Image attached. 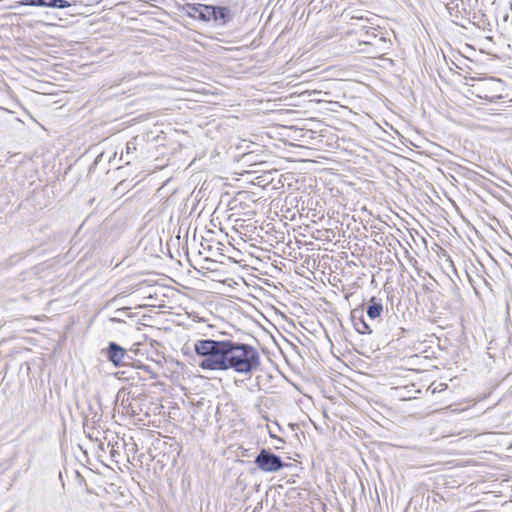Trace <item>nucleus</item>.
<instances>
[{
    "label": "nucleus",
    "instance_id": "obj_1",
    "mask_svg": "<svg viewBox=\"0 0 512 512\" xmlns=\"http://www.w3.org/2000/svg\"><path fill=\"white\" fill-rule=\"evenodd\" d=\"M194 351L202 358L198 365L203 370H233L251 375L261 367L259 351L250 344L233 339H200L194 343Z\"/></svg>",
    "mask_w": 512,
    "mask_h": 512
},
{
    "label": "nucleus",
    "instance_id": "obj_2",
    "mask_svg": "<svg viewBox=\"0 0 512 512\" xmlns=\"http://www.w3.org/2000/svg\"><path fill=\"white\" fill-rule=\"evenodd\" d=\"M215 229H209L208 226H194L192 236L191 226L183 231L182 226L178 227L177 234L167 243V254L173 258L170 253V245H177L188 255V247H198V254L226 259L229 263H238L232 256L225 253V242L229 243L228 233L223 226H214Z\"/></svg>",
    "mask_w": 512,
    "mask_h": 512
},
{
    "label": "nucleus",
    "instance_id": "obj_3",
    "mask_svg": "<svg viewBox=\"0 0 512 512\" xmlns=\"http://www.w3.org/2000/svg\"><path fill=\"white\" fill-rule=\"evenodd\" d=\"M256 467L264 473H275L288 464L282 458L273 453L270 449L261 448L254 459Z\"/></svg>",
    "mask_w": 512,
    "mask_h": 512
},
{
    "label": "nucleus",
    "instance_id": "obj_4",
    "mask_svg": "<svg viewBox=\"0 0 512 512\" xmlns=\"http://www.w3.org/2000/svg\"><path fill=\"white\" fill-rule=\"evenodd\" d=\"M138 249L151 257L160 258L163 254H166L162 243V237L158 230L154 228H150L142 236L138 242Z\"/></svg>",
    "mask_w": 512,
    "mask_h": 512
},
{
    "label": "nucleus",
    "instance_id": "obj_5",
    "mask_svg": "<svg viewBox=\"0 0 512 512\" xmlns=\"http://www.w3.org/2000/svg\"><path fill=\"white\" fill-rule=\"evenodd\" d=\"M477 96L489 102L501 99L504 91V84L501 79L485 78L476 85Z\"/></svg>",
    "mask_w": 512,
    "mask_h": 512
},
{
    "label": "nucleus",
    "instance_id": "obj_6",
    "mask_svg": "<svg viewBox=\"0 0 512 512\" xmlns=\"http://www.w3.org/2000/svg\"><path fill=\"white\" fill-rule=\"evenodd\" d=\"M146 224H173V198L166 201L148 211L145 216Z\"/></svg>",
    "mask_w": 512,
    "mask_h": 512
},
{
    "label": "nucleus",
    "instance_id": "obj_7",
    "mask_svg": "<svg viewBox=\"0 0 512 512\" xmlns=\"http://www.w3.org/2000/svg\"><path fill=\"white\" fill-rule=\"evenodd\" d=\"M241 230L238 232L242 233L243 230L246 232H256L257 236L261 238V242L267 243L271 246L274 243L278 244L283 242L285 239V232L283 230H276L275 226H240Z\"/></svg>",
    "mask_w": 512,
    "mask_h": 512
},
{
    "label": "nucleus",
    "instance_id": "obj_8",
    "mask_svg": "<svg viewBox=\"0 0 512 512\" xmlns=\"http://www.w3.org/2000/svg\"><path fill=\"white\" fill-rule=\"evenodd\" d=\"M101 353L116 368L126 366L132 360L126 349L114 341H110L107 347L102 349Z\"/></svg>",
    "mask_w": 512,
    "mask_h": 512
},
{
    "label": "nucleus",
    "instance_id": "obj_9",
    "mask_svg": "<svg viewBox=\"0 0 512 512\" xmlns=\"http://www.w3.org/2000/svg\"><path fill=\"white\" fill-rule=\"evenodd\" d=\"M299 229L304 228V231L310 232L312 237L316 240L323 241V242H332L335 241L339 242L341 237L342 229H340L338 226H335V228H327L323 226L321 229H315L314 226H298Z\"/></svg>",
    "mask_w": 512,
    "mask_h": 512
},
{
    "label": "nucleus",
    "instance_id": "obj_10",
    "mask_svg": "<svg viewBox=\"0 0 512 512\" xmlns=\"http://www.w3.org/2000/svg\"><path fill=\"white\" fill-rule=\"evenodd\" d=\"M357 33L359 34V45H368L375 48H380L381 44L386 42L385 38L381 35V33H377L375 28L362 26V28Z\"/></svg>",
    "mask_w": 512,
    "mask_h": 512
},
{
    "label": "nucleus",
    "instance_id": "obj_11",
    "mask_svg": "<svg viewBox=\"0 0 512 512\" xmlns=\"http://www.w3.org/2000/svg\"><path fill=\"white\" fill-rule=\"evenodd\" d=\"M208 9V5L200 3H185L180 7L182 13L202 22H209Z\"/></svg>",
    "mask_w": 512,
    "mask_h": 512
},
{
    "label": "nucleus",
    "instance_id": "obj_12",
    "mask_svg": "<svg viewBox=\"0 0 512 512\" xmlns=\"http://www.w3.org/2000/svg\"><path fill=\"white\" fill-rule=\"evenodd\" d=\"M209 21L213 20L218 25H226L233 20V12L229 7L226 6H214L208 5Z\"/></svg>",
    "mask_w": 512,
    "mask_h": 512
},
{
    "label": "nucleus",
    "instance_id": "obj_13",
    "mask_svg": "<svg viewBox=\"0 0 512 512\" xmlns=\"http://www.w3.org/2000/svg\"><path fill=\"white\" fill-rule=\"evenodd\" d=\"M203 217V213L199 212L196 216V218L193 216V209H190L188 213L187 204L181 207H176V204L173 202V224L176 223H182L184 224L186 221H188V224H191L194 220H197L199 218Z\"/></svg>",
    "mask_w": 512,
    "mask_h": 512
},
{
    "label": "nucleus",
    "instance_id": "obj_14",
    "mask_svg": "<svg viewBox=\"0 0 512 512\" xmlns=\"http://www.w3.org/2000/svg\"><path fill=\"white\" fill-rule=\"evenodd\" d=\"M351 320L355 330L360 334H372L373 328L363 317L362 312L353 310L351 312Z\"/></svg>",
    "mask_w": 512,
    "mask_h": 512
},
{
    "label": "nucleus",
    "instance_id": "obj_15",
    "mask_svg": "<svg viewBox=\"0 0 512 512\" xmlns=\"http://www.w3.org/2000/svg\"><path fill=\"white\" fill-rule=\"evenodd\" d=\"M203 258L199 262V269L201 270H207L210 272H215L218 270V265H227L226 259H221L218 257L209 256L208 254L202 255Z\"/></svg>",
    "mask_w": 512,
    "mask_h": 512
},
{
    "label": "nucleus",
    "instance_id": "obj_16",
    "mask_svg": "<svg viewBox=\"0 0 512 512\" xmlns=\"http://www.w3.org/2000/svg\"><path fill=\"white\" fill-rule=\"evenodd\" d=\"M383 313V304L376 297H371L366 307V314L370 321H375Z\"/></svg>",
    "mask_w": 512,
    "mask_h": 512
},
{
    "label": "nucleus",
    "instance_id": "obj_17",
    "mask_svg": "<svg viewBox=\"0 0 512 512\" xmlns=\"http://www.w3.org/2000/svg\"><path fill=\"white\" fill-rule=\"evenodd\" d=\"M224 214H226V211L220 208H216L214 212L210 215V224H215L216 221L218 222V224H222V221L234 222L236 224L241 220L240 218L236 217L235 213H229L226 216H224Z\"/></svg>",
    "mask_w": 512,
    "mask_h": 512
},
{
    "label": "nucleus",
    "instance_id": "obj_18",
    "mask_svg": "<svg viewBox=\"0 0 512 512\" xmlns=\"http://www.w3.org/2000/svg\"><path fill=\"white\" fill-rule=\"evenodd\" d=\"M136 139L137 138H133L127 142L125 156H123V155L121 156V159L122 160L124 159L125 163L127 165H129L131 163V161L133 159L132 155L136 151Z\"/></svg>",
    "mask_w": 512,
    "mask_h": 512
},
{
    "label": "nucleus",
    "instance_id": "obj_19",
    "mask_svg": "<svg viewBox=\"0 0 512 512\" xmlns=\"http://www.w3.org/2000/svg\"><path fill=\"white\" fill-rule=\"evenodd\" d=\"M459 3H463L462 0H446V8L450 16L458 18L459 14Z\"/></svg>",
    "mask_w": 512,
    "mask_h": 512
},
{
    "label": "nucleus",
    "instance_id": "obj_20",
    "mask_svg": "<svg viewBox=\"0 0 512 512\" xmlns=\"http://www.w3.org/2000/svg\"><path fill=\"white\" fill-rule=\"evenodd\" d=\"M16 6L49 7V0H21Z\"/></svg>",
    "mask_w": 512,
    "mask_h": 512
},
{
    "label": "nucleus",
    "instance_id": "obj_21",
    "mask_svg": "<svg viewBox=\"0 0 512 512\" xmlns=\"http://www.w3.org/2000/svg\"><path fill=\"white\" fill-rule=\"evenodd\" d=\"M88 410H89V414H86L85 417H84V422H83L84 428L88 427L89 421H91L92 424H94L97 421H99V419H100V417L97 414V412H95L93 410V407H92L91 403L88 404Z\"/></svg>",
    "mask_w": 512,
    "mask_h": 512
},
{
    "label": "nucleus",
    "instance_id": "obj_22",
    "mask_svg": "<svg viewBox=\"0 0 512 512\" xmlns=\"http://www.w3.org/2000/svg\"><path fill=\"white\" fill-rule=\"evenodd\" d=\"M268 433L271 438L277 439L281 443H285V441L278 437L276 435V432H279L282 430L281 426L278 424V422H274L272 425H267Z\"/></svg>",
    "mask_w": 512,
    "mask_h": 512
},
{
    "label": "nucleus",
    "instance_id": "obj_23",
    "mask_svg": "<svg viewBox=\"0 0 512 512\" xmlns=\"http://www.w3.org/2000/svg\"><path fill=\"white\" fill-rule=\"evenodd\" d=\"M70 6L71 4L67 0H49V8L64 9Z\"/></svg>",
    "mask_w": 512,
    "mask_h": 512
},
{
    "label": "nucleus",
    "instance_id": "obj_24",
    "mask_svg": "<svg viewBox=\"0 0 512 512\" xmlns=\"http://www.w3.org/2000/svg\"><path fill=\"white\" fill-rule=\"evenodd\" d=\"M499 228L501 229V231L507 233L511 238H512V226H499Z\"/></svg>",
    "mask_w": 512,
    "mask_h": 512
},
{
    "label": "nucleus",
    "instance_id": "obj_25",
    "mask_svg": "<svg viewBox=\"0 0 512 512\" xmlns=\"http://www.w3.org/2000/svg\"><path fill=\"white\" fill-rule=\"evenodd\" d=\"M443 256L445 257V261H446V262H448V263H449V265H450L451 267H453V261H452V259H451L450 255H448V254L444 251Z\"/></svg>",
    "mask_w": 512,
    "mask_h": 512
},
{
    "label": "nucleus",
    "instance_id": "obj_26",
    "mask_svg": "<svg viewBox=\"0 0 512 512\" xmlns=\"http://www.w3.org/2000/svg\"><path fill=\"white\" fill-rule=\"evenodd\" d=\"M405 228H406L407 230H409V232H410V234H411V235H412V231H415V233H416L417 235L421 236V235L419 234V232H418L417 230H415L414 228L409 229V228H408V226H405Z\"/></svg>",
    "mask_w": 512,
    "mask_h": 512
},
{
    "label": "nucleus",
    "instance_id": "obj_27",
    "mask_svg": "<svg viewBox=\"0 0 512 512\" xmlns=\"http://www.w3.org/2000/svg\"><path fill=\"white\" fill-rule=\"evenodd\" d=\"M451 228L453 229V231H454L456 234H458V231H457V228H456V226H455V225H452V226H451Z\"/></svg>",
    "mask_w": 512,
    "mask_h": 512
},
{
    "label": "nucleus",
    "instance_id": "obj_28",
    "mask_svg": "<svg viewBox=\"0 0 512 512\" xmlns=\"http://www.w3.org/2000/svg\"><path fill=\"white\" fill-rule=\"evenodd\" d=\"M487 227H488L490 230H493V231H495V232H498L496 229H494V226H492V225H489V226H487Z\"/></svg>",
    "mask_w": 512,
    "mask_h": 512
},
{
    "label": "nucleus",
    "instance_id": "obj_29",
    "mask_svg": "<svg viewBox=\"0 0 512 512\" xmlns=\"http://www.w3.org/2000/svg\"><path fill=\"white\" fill-rule=\"evenodd\" d=\"M472 230H474L475 233H478L474 225L469 226Z\"/></svg>",
    "mask_w": 512,
    "mask_h": 512
},
{
    "label": "nucleus",
    "instance_id": "obj_30",
    "mask_svg": "<svg viewBox=\"0 0 512 512\" xmlns=\"http://www.w3.org/2000/svg\"><path fill=\"white\" fill-rule=\"evenodd\" d=\"M90 219H91V216H88L82 224H85V222L90 221Z\"/></svg>",
    "mask_w": 512,
    "mask_h": 512
},
{
    "label": "nucleus",
    "instance_id": "obj_31",
    "mask_svg": "<svg viewBox=\"0 0 512 512\" xmlns=\"http://www.w3.org/2000/svg\"><path fill=\"white\" fill-rule=\"evenodd\" d=\"M111 321H113V322H118V319H116V318H112V319H111Z\"/></svg>",
    "mask_w": 512,
    "mask_h": 512
},
{
    "label": "nucleus",
    "instance_id": "obj_32",
    "mask_svg": "<svg viewBox=\"0 0 512 512\" xmlns=\"http://www.w3.org/2000/svg\"><path fill=\"white\" fill-rule=\"evenodd\" d=\"M191 267H194L195 269H197V270H198V268H197L196 266H194V264H191ZM200 270H201V269H199V271H200Z\"/></svg>",
    "mask_w": 512,
    "mask_h": 512
}]
</instances>
